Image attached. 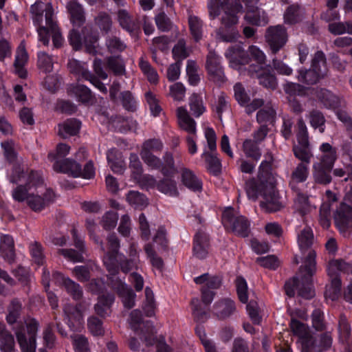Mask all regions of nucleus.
<instances>
[{
    "label": "nucleus",
    "mask_w": 352,
    "mask_h": 352,
    "mask_svg": "<svg viewBox=\"0 0 352 352\" xmlns=\"http://www.w3.org/2000/svg\"><path fill=\"white\" fill-rule=\"evenodd\" d=\"M189 106L190 111L196 118L201 116L206 111L202 97L197 94L191 95L189 98Z\"/></svg>",
    "instance_id": "nucleus-51"
},
{
    "label": "nucleus",
    "mask_w": 352,
    "mask_h": 352,
    "mask_svg": "<svg viewBox=\"0 0 352 352\" xmlns=\"http://www.w3.org/2000/svg\"><path fill=\"white\" fill-rule=\"evenodd\" d=\"M117 20L120 27L130 34H135L140 30L138 19L131 15L126 10L120 9L118 11Z\"/></svg>",
    "instance_id": "nucleus-25"
},
{
    "label": "nucleus",
    "mask_w": 352,
    "mask_h": 352,
    "mask_svg": "<svg viewBox=\"0 0 352 352\" xmlns=\"http://www.w3.org/2000/svg\"><path fill=\"white\" fill-rule=\"evenodd\" d=\"M54 60L53 56L44 52L37 54V67L45 73H50L53 70Z\"/></svg>",
    "instance_id": "nucleus-48"
},
{
    "label": "nucleus",
    "mask_w": 352,
    "mask_h": 352,
    "mask_svg": "<svg viewBox=\"0 0 352 352\" xmlns=\"http://www.w3.org/2000/svg\"><path fill=\"white\" fill-rule=\"evenodd\" d=\"M80 122L76 119H69L58 125L59 134L63 138L75 135L79 131Z\"/></svg>",
    "instance_id": "nucleus-45"
},
{
    "label": "nucleus",
    "mask_w": 352,
    "mask_h": 352,
    "mask_svg": "<svg viewBox=\"0 0 352 352\" xmlns=\"http://www.w3.org/2000/svg\"><path fill=\"white\" fill-rule=\"evenodd\" d=\"M276 118V111L272 107L265 106L261 109L256 114V120L259 124H272Z\"/></svg>",
    "instance_id": "nucleus-52"
},
{
    "label": "nucleus",
    "mask_w": 352,
    "mask_h": 352,
    "mask_svg": "<svg viewBox=\"0 0 352 352\" xmlns=\"http://www.w3.org/2000/svg\"><path fill=\"white\" fill-rule=\"evenodd\" d=\"M208 236L204 232L199 231L194 237L193 254L199 258H204L208 254Z\"/></svg>",
    "instance_id": "nucleus-31"
},
{
    "label": "nucleus",
    "mask_w": 352,
    "mask_h": 352,
    "mask_svg": "<svg viewBox=\"0 0 352 352\" xmlns=\"http://www.w3.org/2000/svg\"><path fill=\"white\" fill-rule=\"evenodd\" d=\"M176 173H179L182 184L188 189L195 192L202 190V181L193 170L182 165V166H178Z\"/></svg>",
    "instance_id": "nucleus-18"
},
{
    "label": "nucleus",
    "mask_w": 352,
    "mask_h": 352,
    "mask_svg": "<svg viewBox=\"0 0 352 352\" xmlns=\"http://www.w3.org/2000/svg\"><path fill=\"white\" fill-rule=\"evenodd\" d=\"M265 38L271 53L276 55L287 42V29L283 25L269 26L266 29Z\"/></svg>",
    "instance_id": "nucleus-10"
},
{
    "label": "nucleus",
    "mask_w": 352,
    "mask_h": 352,
    "mask_svg": "<svg viewBox=\"0 0 352 352\" xmlns=\"http://www.w3.org/2000/svg\"><path fill=\"white\" fill-rule=\"evenodd\" d=\"M188 24L191 34L196 41L202 38V21L196 16L190 15L188 18Z\"/></svg>",
    "instance_id": "nucleus-55"
},
{
    "label": "nucleus",
    "mask_w": 352,
    "mask_h": 352,
    "mask_svg": "<svg viewBox=\"0 0 352 352\" xmlns=\"http://www.w3.org/2000/svg\"><path fill=\"white\" fill-rule=\"evenodd\" d=\"M248 53L258 64L257 66H262L266 60V56L264 52L256 45L249 47L248 52L240 45L230 47L226 52V56L230 60L232 67L240 69V65L248 63L249 57Z\"/></svg>",
    "instance_id": "nucleus-4"
},
{
    "label": "nucleus",
    "mask_w": 352,
    "mask_h": 352,
    "mask_svg": "<svg viewBox=\"0 0 352 352\" xmlns=\"http://www.w3.org/2000/svg\"><path fill=\"white\" fill-rule=\"evenodd\" d=\"M53 278L63 285L67 292L74 300H78L82 298L83 291L79 284L69 278H65L59 272H54L53 274Z\"/></svg>",
    "instance_id": "nucleus-24"
},
{
    "label": "nucleus",
    "mask_w": 352,
    "mask_h": 352,
    "mask_svg": "<svg viewBox=\"0 0 352 352\" xmlns=\"http://www.w3.org/2000/svg\"><path fill=\"white\" fill-rule=\"evenodd\" d=\"M66 8L74 25L80 26L84 23L85 21L84 9L76 0L69 1Z\"/></svg>",
    "instance_id": "nucleus-32"
},
{
    "label": "nucleus",
    "mask_w": 352,
    "mask_h": 352,
    "mask_svg": "<svg viewBox=\"0 0 352 352\" xmlns=\"http://www.w3.org/2000/svg\"><path fill=\"white\" fill-rule=\"evenodd\" d=\"M53 168L56 172L65 173L74 177H80L81 173L80 164L69 158L56 160L53 165Z\"/></svg>",
    "instance_id": "nucleus-26"
},
{
    "label": "nucleus",
    "mask_w": 352,
    "mask_h": 352,
    "mask_svg": "<svg viewBox=\"0 0 352 352\" xmlns=\"http://www.w3.org/2000/svg\"><path fill=\"white\" fill-rule=\"evenodd\" d=\"M107 241L110 251L104 256L103 262L110 274L116 275L118 272L116 255L120 248V241L114 233L109 234Z\"/></svg>",
    "instance_id": "nucleus-17"
},
{
    "label": "nucleus",
    "mask_w": 352,
    "mask_h": 352,
    "mask_svg": "<svg viewBox=\"0 0 352 352\" xmlns=\"http://www.w3.org/2000/svg\"><path fill=\"white\" fill-rule=\"evenodd\" d=\"M329 30L335 35L344 33L352 34V21L331 23L329 25Z\"/></svg>",
    "instance_id": "nucleus-60"
},
{
    "label": "nucleus",
    "mask_w": 352,
    "mask_h": 352,
    "mask_svg": "<svg viewBox=\"0 0 352 352\" xmlns=\"http://www.w3.org/2000/svg\"><path fill=\"white\" fill-rule=\"evenodd\" d=\"M309 164L300 162L294 169L291 175V181L289 182V186L292 190H297L298 188L297 184L307 180L309 175Z\"/></svg>",
    "instance_id": "nucleus-36"
},
{
    "label": "nucleus",
    "mask_w": 352,
    "mask_h": 352,
    "mask_svg": "<svg viewBox=\"0 0 352 352\" xmlns=\"http://www.w3.org/2000/svg\"><path fill=\"white\" fill-rule=\"evenodd\" d=\"M71 340L74 352H91L89 342L84 335L74 334Z\"/></svg>",
    "instance_id": "nucleus-47"
},
{
    "label": "nucleus",
    "mask_w": 352,
    "mask_h": 352,
    "mask_svg": "<svg viewBox=\"0 0 352 352\" xmlns=\"http://www.w3.org/2000/svg\"><path fill=\"white\" fill-rule=\"evenodd\" d=\"M45 25V28L47 30L48 38H50L49 32H50L52 34V41L54 47H60L63 43V38L57 27L54 10L52 6L50 4L47 5L46 7Z\"/></svg>",
    "instance_id": "nucleus-21"
},
{
    "label": "nucleus",
    "mask_w": 352,
    "mask_h": 352,
    "mask_svg": "<svg viewBox=\"0 0 352 352\" xmlns=\"http://www.w3.org/2000/svg\"><path fill=\"white\" fill-rule=\"evenodd\" d=\"M29 248L33 261L38 265H43L45 256L41 243L34 241L30 244Z\"/></svg>",
    "instance_id": "nucleus-61"
},
{
    "label": "nucleus",
    "mask_w": 352,
    "mask_h": 352,
    "mask_svg": "<svg viewBox=\"0 0 352 352\" xmlns=\"http://www.w3.org/2000/svg\"><path fill=\"white\" fill-rule=\"evenodd\" d=\"M73 91L80 101L83 103L92 102L94 96L90 89L85 85H77L73 88Z\"/></svg>",
    "instance_id": "nucleus-59"
},
{
    "label": "nucleus",
    "mask_w": 352,
    "mask_h": 352,
    "mask_svg": "<svg viewBox=\"0 0 352 352\" xmlns=\"http://www.w3.org/2000/svg\"><path fill=\"white\" fill-rule=\"evenodd\" d=\"M177 118L179 126L188 134L196 133V122L190 117L186 109L179 107L176 110Z\"/></svg>",
    "instance_id": "nucleus-30"
},
{
    "label": "nucleus",
    "mask_w": 352,
    "mask_h": 352,
    "mask_svg": "<svg viewBox=\"0 0 352 352\" xmlns=\"http://www.w3.org/2000/svg\"><path fill=\"white\" fill-rule=\"evenodd\" d=\"M28 60V55L25 49V46L21 44L16 53L15 60L14 63L15 73L21 78L27 77V71L24 68L25 65Z\"/></svg>",
    "instance_id": "nucleus-35"
},
{
    "label": "nucleus",
    "mask_w": 352,
    "mask_h": 352,
    "mask_svg": "<svg viewBox=\"0 0 352 352\" xmlns=\"http://www.w3.org/2000/svg\"><path fill=\"white\" fill-rule=\"evenodd\" d=\"M304 9L298 4L288 6L283 14L284 22L287 24H296L304 17Z\"/></svg>",
    "instance_id": "nucleus-40"
},
{
    "label": "nucleus",
    "mask_w": 352,
    "mask_h": 352,
    "mask_svg": "<svg viewBox=\"0 0 352 352\" xmlns=\"http://www.w3.org/2000/svg\"><path fill=\"white\" fill-rule=\"evenodd\" d=\"M248 73L253 78L258 80L260 85L265 87L274 89L276 87L277 82L274 74L270 70V67L249 66Z\"/></svg>",
    "instance_id": "nucleus-15"
},
{
    "label": "nucleus",
    "mask_w": 352,
    "mask_h": 352,
    "mask_svg": "<svg viewBox=\"0 0 352 352\" xmlns=\"http://www.w3.org/2000/svg\"><path fill=\"white\" fill-rule=\"evenodd\" d=\"M209 16L214 19L223 12L221 26L217 30V35L223 41L232 42L239 37L236 25L238 23L237 14L243 10L241 3L236 0H209L208 3Z\"/></svg>",
    "instance_id": "nucleus-2"
},
{
    "label": "nucleus",
    "mask_w": 352,
    "mask_h": 352,
    "mask_svg": "<svg viewBox=\"0 0 352 352\" xmlns=\"http://www.w3.org/2000/svg\"><path fill=\"white\" fill-rule=\"evenodd\" d=\"M54 192L50 189H45L41 195H34L32 192L28 197L27 204L35 212L43 210L49 204L54 201Z\"/></svg>",
    "instance_id": "nucleus-23"
},
{
    "label": "nucleus",
    "mask_w": 352,
    "mask_h": 352,
    "mask_svg": "<svg viewBox=\"0 0 352 352\" xmlns=\"http://www.w3.org/2000/svg\"><path fill=\"white\" fill-rule=\"evenodd\" d=\"M228 98L223 93H221L216 98L213 106V111L217 115L218 118L221 120L222 113L229 110L230 104L228 100Z\"/></svg>",
    "instance_id": "nucleus-56"
},
{
    "label": "nucleus",
    "mask_w": 352,
    "mask_h": 352,
    "mask_svg": "<svg viewBox=\"0 0 352 352\" xmlns=\"http://www.w3.org/2000/svg\"><path fill=\"white\" fill-rule=\"evenodd\" d=\"M205 137L211 153L204 151L201 157L205 160L207 169L212 174L217 175L221 171V164L214 153L217 150V136L214 129L207 128L205 131Z\"/></svg>",
    "instance_id": "nucleus-9"
},
{
    "label": "nucleus",
    "mask_w": 352,
    "mask_h": 352,
    "mask_svg": "<svg viewBox=\"0 0 352 352\" xmlns=\"http://www.w3.org/2000/svg\"><path fill=\"white\" fill-rule=\"evenodd\" d=\"M157 187L160 192L170 196L179 195L177 183L172 178H164L157 183Z\"/></svg>",
    "instance_id": "nucleus-50"
},
{
    "label": "nucleus",
    "mask_w": 352,
    "mask_h": 352,
    "mask_svg": "<svg viewBox=\"0 0 352 352\" xmlns=\"http://www.w3.org/2000/svg\"><path fill=\"white\" fill-rule=\"evenodd\" d=\"M114 302V296L111 294L100 295L98 302L94 305V310L96 314L102 318H105L111 312V307Z\"/></svg>",
    "instance_id": "nucleus-34"
},
{
    "label": "nucleus",
    "mask_w": 352,
    "mask_h": 352,
    "mask_svg": "<svg viewBox=\"0 0 352 352\" xmlns=\"http://www.w3.org/2000/svg\"><path fill=\"white\" fill-rule=\"evenodd\" d=\"M139 67L150 82L156 83L158 81V74L156 70L147 60L141 58L139 61Z\"/></svg>",
    "instance_id": "nucleus-57"
},
{
    "label": "nucleus",
    "mask_w": 352,
    "mask_h": 352,
    "mask_svg": "<svg viewBox=\"0 0 352 352\" xmlns=\"http://www.w3.org/2000/svg\"><path fill=\"white\" fill-rule=\"evenodd\" d=\"M52 4L50 3L45 4L41 1H36L30 7V13L32 14V19L35 25L37 28V32L38 34L39 41L43 43L44 45H47L49 43V38L47 36V30L45 26L42 25L43 21V12L46 14V7L47 5Z\"/></svg>",
    "instance_id": "nucleus-12"
},
{
    "label": "nucleus",
    "mask_w": 352,
    "mask_h": 352,
    "mask_svg": "<svg viewBox=\"0 0 352 352\" xmlns=\"http://www.w3.org/2000/svg\"><path fill=\"white\" fill-rule=\"evenodd\" d=\"M108 164L116 173H122L125 168L124 161L121 154L115 149L109 150L107 153Z\"/></svg>",
    "instance_id": "nucleus-42"
},
{
    "label": "nucleus",
    "mask_w": 352,
    "mask_h": 352,
    "mask_svg": "<svg viewBox=\"0 0 352 352\" xmlns=\"http://www.w3.org/2000/svg\"><path fill=\"white\" fill-rule=\"evenodd\" d=\"M257 144V142L252 140H245L243 144V149L245 155L256 160H258L261 155Z\"/></svg>",
    "instance_id": "nucleus-62"
},
{
    "label": "nucleus",
    "mask_w": 352,
    "mask_h": 352,
    "mask_svg": "<svg viewBox=\"0 0 352 352\" xmlns=\"http://www.w3.org/2000/svg\"><path fill=\"white\" fill-rule=\"evenodd\" d=\"M332 168L321 164L315 163L313 165V176L315 182L321 184H329L331 182L330 173Z\"/></svg>",
    "instance_id": "nucleus-41"
},
{
    "label": "nucleus",
    "mask_w": 352,
    "mask_h": 352,
    "mask_svg": "<svg viewBox=\"0 0 352 352\" xmlns=\"http://www.w3.org/2000/svg\"><path fill=\"white\" fill-rule=\"evenodd\" d=\"M335 222L340 232L343 234L352 231V207L346 203H342L337 209Z\"/></svg>",
    "instance_id": "nucleus-16"
},
{
    "label": "nucleus",
    "mask_w": 352,
    "mask_h": 352,
    "mask_svg": "<svg viewBox=\"0 0 352 352\" xmlns=\"http://www.w3.org/2000/svg\"><path fill=\"white\" fill-rule=\"evenodd\" d=\"M196 284L204 285L207 289L212 290L219 288L222 284V279L218 276H211L208 273L204 274L194 278Z\"/></svg>",
    "instance_id": "nucleus-44"
},
{
    "label": "nucleus",
    "mask_w": 352,
    "mask_h": 352,
    "mask_svg": "<svg viewBox=\"0 0 352 352\" xmlns=\"http://www.w3.org/2000/svg\"><path fill=\"white\" fill-rule=\"evenodd\" d=\"M21 302L17 299L12 300L8 307V313L6 316L8 323L10 324H17L18 320L21 316Z\"/></svg>",
    "instance_id": "nucleus-46"
},
{
    "label": "nucleus",
    "mask_w": 352,
    "mask_h": 352,
    "mask_svg": "<svg viewBox=\"0 0 352 352\" xmlns=\"http://www.w3.org/2000/svg\"><path fill=\"white\" fill-rule=\"evenodd\" d=\"M0 252L1 256L8 262L11 263L14 261V245L13 238L8 234L1 236L0 240Z\"/></svg>",
    "instance_id": "nucleus-39"
},
{
    "label": "nucleus",
    "mask_w": 352,
    "mask_h": 352,
    "mask_svg": "<svg viewBox=\"0 0 352 352\" xmlns=\"http://www.w3.org/2000/svg\"><path fill=\"white\" fill-rule=\"evenodd\" d=\"M174 59L180 63L189 56V52L186 48V43L184 39H179L172 50Z\"/></svg>",
    "instance_id": "nucleus-58"
},
{
    "label": "nucleus",
    "mask_w": 352,
    "mask_h": 352,
    "mask_svg": "<svg viewBox=\"0 0 352 352\" xmlns=\"http://www.w3.org/2000/svg\"><path fill=\"white\" fill-rule=\"evenodd\" d=\"M28 338L22 331L16 330L15 334L22 352H36V336L38 329L39 323L34 318L26 321Z\"/></svg>",
    "instance_id": "nucleus-11"
},
{
    "label": "nucleus",
    "mask_w": 352,
    "mask_h": 352,
    "mask_svg": "<svg viewBox=\"0 0 352 352\" xmlns=\"http://www.w3.org/2000/svg\"><path fill=\"white\" fill-rule=\"evenodd\" d=\"M126 200L130 205L140 209L146 207L148 204L147 199L143 194L133 190L127 194Z\"/></svg>",
    "instance_id": "nucleus-54"
},
{
    "label": "nucleus",
    "mask_w": 352,
    "mask_h": 352,
    "mask_svg": "<svg viewBox=\"0 0 352 352\" xmlns=\"http://www.w3.org/2000/svg\"><path fill=\"white\" fill-rule=\"evenodd\" d=\"M9 180L13 184L24 183L30 190H37L44 187L43 178L40 172L32 170L25 172L20 166H13Z\"/></svg>",
    "instance_id": "nucleus-6"
},
{
    "label": "nucleus",
    "mask_w": 352,
    "mask_h": 352,
    "mask_svg": "<svg viewBox=\"0 0 352 352\" xmlns=\"http://www.w3.org/2000/svg\"><path fill=\"white\" fill-rule=\"evenodd\" d=\"M67 65L69 71L72 73L82 77L86 80H89L101 92L104 94L107 92V89L105 85L101 82L97 77L94 76L90 72L88 71L87 65L85 63L80 62L76 59H72L69 60Z\"/></svg>",
    "instance_id": "nucleus-13"
},
{
    "label": "nucleus",
    "mask_w": 352,
    "mask_h": 352,
    "mask_svg": "<svg viewBox=\"0 0 352 352\" xmlns=\"http://www.w3.org/2000/svg\"><path fill=\"white\" fill-rule=\"evenodd\" d=\"M292 151L294 156L305 164H309L311 159L313 157V154L309 148V144H294L293 146Z\"/></svg>",
    "instance_id": "nucleus-49"
},
{
    "label": "nucleus",
    "mask_w": 352,
    "mask_h": 352,
    "mask_svg": "<svg viewBox=\"0 0 352 352\" xmlns=\"http://www.w3.org/2000/svg\"><path fill=\"white\" fill-rule=\"evenodd\" d=\"M324 76V69L322 68L320 72L315 68L311 67L308 70L299 71L298 80L307 85L316 84L320 78Z\"/></svg>",
    "instance_id": "nucleus-43"
},
{
    "label": "nucleus",
    "mask_w": 352,
    "mask_h": 352,
    "mask_svg": "<svg viewBox=\"0 0 352 352\" xmlns=\"http://www.w3.org/2000/svg\"><path fill=\"white\" fill-rule=\"evenodd\" d=\"M82 45H85L86 51L89 54H94L99 38L98 33L88 26L82 29Z\"/></svg>",
    "instance_id": "nucleus-37"
},
{
    "label": "nucleus",
    "mask_w": 352,
    "mask_h": 352,
    "mask_svg": "<svg viewBox=\"0 0 352 352\" xmlns=\"http://www.w3.org/2000/svg\"><path fill=\"white\" fill-rule=\"evenodd\" d=\"M72 234L74 245L78 249V251L73 249H60L58 253L72 262H82L83 260L82 253L84 252L85 248L83 240L78 236L77 230L74 228L72 230Z\"/></svg>",
    "instance_id": "nucleus-22"
},
{
    "label": "nucleus",
    "mask_w": 352,
    "mask_h": 352,
    "mask_svg": "<svg viewBox=\"0 0 352 352\" xmlns=\"http://www.w3.org/2000/svg\"><path fill=\"white\" fill-rule=\"evenodd\" d=\"M292 190L296 193V197L294 199V208L295 211L302 216L307 214L311 209L309 197L301 192L299 188Z\"/></svg>",
    "instance_id": "nucleus-38"
},
{
    "label": "nucleus",
    "mask_w": 352,
    "mask_h": 352,
    "mask_svg": "<svg viewBox=\"0 0 352 352\" xmlns=\"http://www.w3.org/2000/svg\"><path fill=\"white\" fill-rule=\"evenodd\" d=\"M112 288L116 291L118 296L122 298L124 306L128 309L135 305V294L133 290L125 285L121 280L113 278L111 280Z\"/></svg>",
    "instance_id": "nucleus-19"
},
{
    "label": "nucleus",
    "mask_w": 352,
    "mask_h": 352,
    "mask_svg": "<svg viewBox=\"0 0 352 352\" xmlns=\"http://www.w3.org/2000/svg\"><path fill=\"white\" fill-rule=\"evenodd\" d=\"M222 223L225 228L235 235L247 237L250 233V223L243 216H236L233 208L226 209L222 214Z\"/></svg>",
    "instance_id": "nucleus-7"
},
{
    "label": "nucleus",
    "mask_w": 352,
    "mask_h": 352,
    "mask_svg": "<svg viewBox=\"0 0 352 352\" xmlns=\"http://www.w3.org/2000/svg\"><path fill=\"white\" fill-rule=\"evenodd\" d=\"M348 267V264L342 261H332L329 263L327 273L331 278V285L325 292V296L335 300L338 298L342 283L340 278L339 273L345 271Z\"/></svg>",
    "instance_id": "nucleus-8"
},
{
    "label": "nucleus",
    "mask_w": 352,
    "mask_h": 352,
    "mask_svg": "<svg viewBox=\"0 0 352 352\" xmlns=\"http://www.w3.org/2000/svg\"><path fill=\"white\" fill-rule=\"evenodd\" d=\"M157 28L162 32H168L172 29L173 22L164 11H160L155 16Z\"/></svg>",
    "instance_id": "nucleus-63"
},
{
    "label": "nucleus",
    "mask_w": 352,
    "mask_h": 352,
    "mask_svg": "<svg viewBox=\"0 0 352 352\" xmlns=\"http://www.w3.org/2000/svg\"><path fill=\"white\" fill-rule=\"evenodd\" d=\"M316 256L314 252H310L308 257L304 261V265L300 267V278L294 277L292 280L286 282L285 290L288 296L293 297L296 290L298 295L305 299H311L315 296L311 278L316 270Z\"/></svg>",
    "instance_id": "nucleus-3"
},
{
    "label": "nucleus",
    "mask_w": 352,
    "mask_h": 352,
    "mask_svg": "<svg viewBox=\"0 0 352 352\" xmlns=\"http://www.w3.org/2000/svg\"><path fill=\"white\" fill-rule=\"evenodd\" d=\"M206 69L210 80L221 84L226 80L223 68L221 64V57L215 52L210 51L206 57Z\"/></svg>",
    "instance_id": "nucleus-14"
},
{
    "label": "nucleus",
    "mask_w": 352,
    "mask_h": 352,
    "mask_svg": "<svg viewBox=\"0 0 352 352\" xmlns=\"http://www.w3.org/2000/svg\"><path fill=\"white\" fill-rule=\"evenodd\" d=\"M316 95L321 102L327 108H335L338 104V98L325 89L318 90Z\"/></svg>",
    "instance_id": "nucleus-53"
},
{
    "label": "nucleus",
    "mask_w": 352,
    "mask_h": 352,
    "mask_svg": "<svg viewBox=\"0 0 352 352\" xmlns=\"http://www.w3.org/2000/svg\"><path fill=\"white\" fill-rule=\"evenodd\" d=\"M213 309L217 318L223 320L230 317L235 311L236 305L234 300L223 298L214 303Z\"/></svg>",
    "instance_id": "nucleus-29"
},
{
    "label": "nucleus",
    "mask_w": 352,
    "mask_h": 352,
    "mask_svg": "<svg viewBox=\"0 0 352 352\" xmlns=\"http://www.w3.org/2000/svg\"><path fill=\"white\" fill-rule=\"evenodd\" d=\"M270 166L269 162H262L258 178L247 181L245 186L249 199L255 201L259 195L262 197L263 200L260 202V206L267 212L278 211L281 208L278 195L275 188V178L269 171Z\"/></svg>",
    "instance_id": "nucleus-1"
},
{
    "label": "nucleus",
    "mask_w": 352,
    "mask_h": 352,
    "mask_svg": "<svg viewBox=\"0 0 352 352\" xmlns=\"http://www.w3.org/2000/svg\"><path fill=\"white\" fill-rule=\"evenodd\" d=\"M95 23L101 31L107 34L111 30L112 20L109 14L101 12L95 18Z\"/></svg>",
    "instance_id": "nucleus-64"
},
{
    "label": "nucleus",
    "mask_w": 352,
    "mask_h": 352,
    "mask_svg": "<svg viewBox=\"0 0 352 352\" xmlns=\"http://www.w3.org/2000/svg\"><path fill=\"white\" fill-rule=\"evenodd\" d=\"M319 150L321 153V155L319 157L320 162L318 163L329 168H333L337 160L336 148L333 147L330 144L325 142L320 146Z\"/></svg>",
    "instance_id": "nucleus-33"
},
{
    "label": "nucleus",
    "mask_w": 352,
    "mask_h": 352,
    "mask_svg": "<svg viewBox=\"0 0 352 352\" xmlns=\"http://www.w3.org/2000/svg\"><path fill=\"white\" fill-rule=\"evenodd\" d=\"M244 19L247 23L256 26L265 25L269 22L267 13L255 6L253 8H248Z\"/></svg>",
    "instance_id": "nucleus-28"
},
{
    "label": "nucleus",
    "mask_w": 352,
    "mask_h": 352,
    "mask_svg": "<svg viewBox=\"0 0 352 352\" xmlns=\"http://www.w3.org/2000/svg\"><path fill=\"white\" fill-rule=\"evenodd\" d=\"M81 307V303L76 305L66 304L63 307L64 320L72 329H75L82 324L83 315Z\"/></svg>",
    "instance_id": "nucleus-20"
},
{
    "label": "nucleus",
    "mask_w": 352,
    "mask_h": 352,
    "mask_svg": "<svg viewBox=\"0 0 352 352\" xmlns=\"http://www.w3.org/2000/svg\"><path fill=\"white\" fill-rule=\"evenodd\" d=\"M140 156L144 162L152 169L159 170L164 177H173L176 173V167L173 155L170 152H166L163 156V162L161 159L150 153H140Z\"/></svg>",
    "instance_id": "nucleus-5"
},
{
    "label": "nucleus",
    "mask_w": 352,
    "mask_h": 352,
    "mask_svg": "<svg viewBox=\"0 0 352 352\" xmlns=\"http://www.w3.org/2000/svg\"><path fill=\"white\" fill-rule=\"evenodd\" d=\"M297 241L301 252L303 254L307 252L305 261L308 257L310 252L313 251L316 253L314 250L311 248L314 244V237L311 228L305 226L302 229L298 234Z\"/></svg>",
    "instance_id": "nucleus-27"
}]
</instances>
